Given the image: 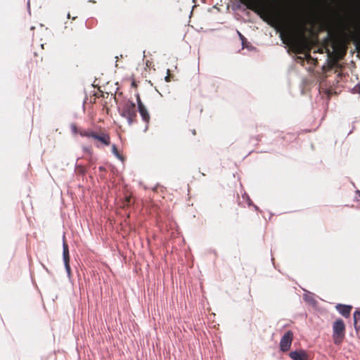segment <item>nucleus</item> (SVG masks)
Instances as JSON below:
<instances>
[{"mask_svg":"<svg viewBox=\"0 0 360 360\" xmlns=\"http://www.w3.org/2000/svg\"><path fill=\"white\" fill-rule=\"evenodd\" d=\"M239 34H240V37L242 39H244V37H243L241 34H240V33H239Z\"/></svg>","mask_w":360,"mask_h":360,"instance_id":"obj_19","label":"nucleus"},{"mask_svg":"<svg viewBox=\"0 0 360 360\" xmlns=\"http://www.w3.org/2000/svg\"><path fill=\"white\" fill-rule=\"evenodd\" d=\"M81 129H78L75 125H73L72 127V130L73 131L74 134H79V130H80Z\"/></svg>","mask_w":360,"mask_h":360,"instance_id":"obj_15","label":"nucleus"},{"mask_svg":"<svg viewBox=\"0 0 360 360\" xmlns=\"http://www.w3.org/2000/svg\"><path fill=\"white\" fill-rule=\"evenodd\" d=\"M63 261L65 269L67 271V273L68 275H70L71 273V269L70 266V255H69V248L67 243L63 240Z\"/></svg>","mask_w":360,"mask_h":360,"instance_id":"obj_6","label":"nucleus"},{"mask_svg":"<svg viewBox=\"0 0 360 360\" xmlns=\"http://www.w3.org/2000/svg\"><path fill=\"white\" fill-rule=\"evenodd\" d=\"M289 355L293 360H309V356L304 350L293 351Z\"/></svg>","mask_w":360,"mask_h":360,"instance_id":"obj_7","label":"nucleus"},{"mask_svg":"<svg viewBox=\"0 0 360 360\" xmlns=\"http://www.w3.org/2000/svg\"><path fill=\"white\" fill-rule=\"evenodd\" d=\"M345 336V324L342 319H337L333 325V339L336 345H340Z\"/></svg>","mask_w":360,"mask_h":360,"instance_id":"obj_3","label":"nucleus"},{"mask_svg":"<svg viewBox=\"0 0 360 360\" xmlns=\"http://www.w3.org/2000/svg\"><path fill=\"white\" fill-rule=\"evenodd\" d=\"M293 340V333L291 330H288L281 338L280 341V349L283 352H288L292 345Z\"/></svg>","mask_w":360,"mask_h":360,"instance_id":"obj_4","label":"nucleus"},{"mask_svg":"<svg viewBox=\"0 0 360 360\" xmlns=\"http://www.w3.org/2000/svg\"><path fill=\"white\" fill-rule=\"evenodd\" d=\"M360 320V311L356 310L354 313V326L356 329V330H359V327L357 325L358 321Z\"/></svg>","mask_w":360,"mask_h":360,"instance_id":"obj_11","label":"nucleus"},{"mask_svg":"<svg viewBox=\"0 0 360 360\" xmlns=\"http://www.w3.org/2000/svg\"><path fill=\"white\" fill-rule=\"evenodd\" d=\"M136 101L140 115L142 120L148 124L150 122V117L146 107L141 101L140 96L139 94L136 95Z\"/></svg>","mask_w":360,"mask_h":360,"instance_id":"obj_5","label":"nucleus"},{"mask_svg":"<svg viewBox=\"0 0 360 360\" xmlns=\"http://www.w3.org/2000/svg\"><path fill=\"white\" fill-rule=\"evenodd\" d=\"M99 170H100V171H105V169L103 167H99Z\"/></svg>","mask_w":360,"mask_h":360,"instance_id":"obj_18","label":"nucleus"},{"mask_svg":"<svg viewBox=\"0 0 360 360\" xmlns=\"http://www.w3.org/2000/svg\"><path fill=\"white\" fill-rule=\"evenodd\" d=\"M119 110L120 115L127 120L129 124L136 122L137 110L135 103L131 101H125Z\"/></svg>","mask_w":360,"mask_h":360,"instance_id":"obj_1","label":"nucleus"},{"mask_svg":"<svg viewBox=\"0 0 360 360\" xmlns=\"http://www.w3.org/2000/svg\"><path fill=\"white\" fill-rule=\"evenodd\" d=\"M356 195L359 196V200H360V191H359V190H357V191H356Z\"/></svg>","mask_w":360,"mask_h":360,"instance_id":"obj_17","label":"nucleus"},{"mask_svg":"<svg viewBox=\"0 0 360 360\" xmlns=\"http://www.w3.org/2000/svg\"><path fill=\"white\" fill-rule=\"evenodd\" d=\"M193 134L195 135V130H193Z\"/></svg>","mask_w":360,"mask_h":360,"instance_id":"obj_20","label":"nucleus"},{"mask_svg":"<svg viewBox=\"0 0 360 360\" xmlns=\"http://www.w3.org/2000/svg\"><path fill=\"white\" fill-rule=\"evenodd\" d=\"M248 1H249V4L248 6V8H249L250 9H253L254 6L256 5V2L254 0H248Z\"/></svg>","mask_w":360,"mask_h":360,"instance_id":"obj_14","label":"nucleus"},{"mask_svg":"<svg viewBox=\"0 0 360 360\" xmlns=\"http://www.w3.org/2000/svg\"><path fill=\"white\" fill-rule=\"evenodd\" d=\"M284 35L286 37V38L289 40H292L293 39L294 37H293V34L291 32L288 31L286 33H284L283 32H282L281 33V37L282 38L283 41L285 42V40L283 39V37Z\"/></svg>","mask_w":360,"mask_h":360,"instance_id":"obj_12","label":"nucleus"},{"mask_svg":"<svg viewBox=\"0 0 360 360\" xmlns=\"http://www.w3.org/2000/svg\"><path fill=\"white\" fill-rule=\"evenodd\" d=\"M132 204L131 196V195H125L124 200H122L121 207L122 208H126L129 207Z\"/></svg>","mask_w":360,"mask_h":360,"instance_id":"obj_9","label":"nucleus"},{"mask_svg":"<svg viewBox=\"0 0 360 360\" xmlns=\"http://www.w3.org/2000/svg\"><path fill=\"white\" fill-rule=\"evenodd\" d=\"M79 135L83 137L92 138L103 144L105 146H108L110 144V135L105 132L101 131V133H96L91 129H80L79 130Z\"/></svg>","mask_w":360,"mask_h":360,"instance_id":"obj_2","label":"nucleus"},{"mask_svg":"<svg viewBox=\"0 0 360 360\" xmlns=\"http://www.w3.org/2000/svg\"><path fill=\"white\" fill-rule=\"evenodd\" d=\"M305 59L307 60V63L316 66L318 64L317 59L311 57V56L309 53V51L305 54Z\"/></svg>","mask_w":360,"mask_h":360,"instance_id":"obj_10","label":"nucleus"},{"mask_svg":"<svg viewBox=\"0 0 360 360\" xmlns=\"http://www.w3.org/2000/svg\"><path fill=\"white\" fill-rule=\"evenodd\" d=\"M112 153H114L117 157H118V158H120V153H119V152H118V150H117V147H116V146H115V145H112Z\"/></svg>","mask_w":360,"mask_h":360,"instance_id":"obj_13","label":"nucleus"},{"mask_svg":"<svg viewBox=\"0 0 360 360\" xmlns=\"http://www.w3.org/2000/svg\"><path fill=\"white\" fill-rule=\"evenodd\" d=\"M336 309L343 316L347 318L350 315L352 307L344 304H338L336 306Z\"/></svg>","mask_w":360,"mask_h":360,"instance_id":"obj_8","label":"nucleus"},{"mask_svg":"<svg viewBox=\"0 0 360 360\" xmlns=\"http://www.w3.org/2000/svg\"><path fill=\"white\" fill-rule=\"evenodd\" d=\"M297 60H300L302 63H303L304 62V58H302V57H298Z\"/></svg>","mask_w":360,"mask_h":360,"instance_id":"obj_16","label":"nucleus"}]
</instances>
